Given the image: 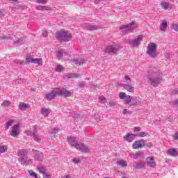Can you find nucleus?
I'll return each instance as SVG.
<instances>
[{"instance_id": "f257e3e1", "label": "nucleus", "mask_w": 178, "mask_h": 178, "mask_svg": "<svg viewBox=\"0 0 178 178\" xmlns=\"http://www.w3.org/2000/svg\"><path fill=\"white\" fill-rule=\"evenodd\" d=\"M56 38L58 41L61 42H66V41H70L72 38V34L67 31H58L56 33Z\"/></svg>"}, {"instance_id": "f03ea898", "label": "nucleus", "mask_w": 178, "mask_h": 178, "mask_svg": "<svg viewBox=\"0 0 178 178\" xmlns=\"http://www.w3.org/2000/svg\"><path fill=\"white\" fill-rule=\"evenodd\" d=\"M156 44L155 43H149L147 45V54L151 58H156L158 53L156 52Z\"/></svg>"}, {"instance_id": "7ed1b4c3", "label": "nucleus", "mask_w": 178, "mask_h": 178, "mask_svg": "<svg viewBox=\"0 0 178 178\" xmlns=\"http://www.w3.org/2000/svg\"><path fill=\"white\" fill-rule=\"evenodd\" d=\"M25 63L27 65L29 63H35L39 65V66H42V58H30L29 55L25 57Z\"/></svg>"}, {"instance_id": "20e7f679", "label": "nucleus", "mask_w": 178, "mask_h": 178, "mask_svg": "<svg viewBox=\"0 0 178 178\" xmlns=\"http://www.w3.org/2000/svg\"><path fill=\"white\" fill-rule=\"evenodd\" d=\"M119 98L122 99L124 104H129L133 101V97L126 94L124 92H120L119 93Z\"/></svg>"}, {"instance_id": "39448f33", "label": "nucleus", "mask_w": 178, "mask_h": 178, "mask_svg": "<svg viewBox=\"0 0 178 178\" xmlns=\"http://www.w3.org/2000/svg\"><path fill=\"white\" fill-rule=\"evenodd\" d=\"M69 144L72 145V147H74L76 149H79V147H80V144L78 143L77 140L75 138L72 136H68L67 138Z\"/></svg>"}, {"instance_id": "423d86ee", "label": "nucleus", "mask_w": 178, "mask_h": 178, "mask_svg": "<svg viewBox=\"0 0 178 178\" xmlns=\"http://www.w3.org/2000/svg\"><path fill=\"white\" fill-rule=\"evenodd\" d=\"M56 95H59L58 92V89H54L51 91V93L46 94L44 98H46V99H48V101H51V99H54V98H55Z\"/></svg>"}, {"instance_id": "0eeeda50", "label": "nucleus", "mask_w": 178, "mask_h": 178, "mask_svg": "<svg viewBox=\"0 0 178 178\" xmlns=\"http://www.w3.org/2000/svg\"><path fill=\"white\" fill-rule=\"evenodd\" d=\"M120 29L125 30V31H130V30H134L136 29V22H133L131 24L127 25H122Z\"/></svg>"}, {"instance_id": "6e6552de", "label": "nucleus", "mask_w": 178, "mask_h": 178, "mask_svg": "<svg viewBox=\"0 0 178 178\" xmlns=\"http://www.w3.org/2000/svg\"><path fill=\"white\" fill-rule=\"evenodd\" d=\"M58 95L61 97H70L72 95V91L67 90L66 89H57Z\"/></svg>"}, {"instance_id": "1a4fd4ad", "label": "nucleus", "mask_w": 178, "mask_h": 178, "mask_svg": "<svg viewBox=\"0 0 178 178\" xmlns=\"http://www.w3.org/2000/svg\"><path fill=\"white\" fill-rule=\"evenodd\" d=\"M19 134V124H16L13 127V129L10 131V136H12V137H17Z\"/></svg>"}, {"instance_id": "9d476101", "label": "nucleus", "mask_w": 178, "mask_h": 178, "mask_svg": "<svg viewBox=\"0 0 178 178\" xmlns=\"http://www.w3.org/2000/svg\"><path fill=\"white\" fill-rule=\"evenodd\" d=\"M146 161L148 166H149L150 168H154V166H156V163L155 162V160H154V156L147 157Z\"/></svg>"}, {"instance_id": "9b49d317", "label": "nucleus", "mask_w": 178, "mask_h": 178, "mask_svg": "<svg viewBox=\"0 0 178 178\" xmlns=\"http://www.w3.org/2000/svg\"><path fill=\"white\" fill-rule=\"evenodd\" d=\"M149 80L150 81L151 86H153L154 87H157L158 84H159L161 83V79H159V78L149 77Z\"/></svg>"}, {"instance_id": "f8f14e48", "label": "nucleus", "mask_w": 178, "mask_h": 178, "mask_svg": "<svg viewBox=\"0 0 178 178\" xmlns=\"http://www.w3.org/2000/svg\"><path fill=\"white\" fill-rule=\"evenodd\" d=\"M137 136V134L128 133L126 136H124V141H128L129 143H131L133 140H134V136Z\"/></svg>"}, {"instance_id": "ddd939ff", "label": "nucleus", "mask_w": 178, "mask_h": 178, "mask_svg": "<svg viewBox=\"0 0 178 178\" xmlns=\"http://www.w3.org/2000/svg\"><path fill=\"white\" fill-rule=\"evenodd\" d=\"M143 147L144 145L143 144V141L141 140L135 141L132 145V148L134 149H138V148H143Z\"/></svg>"}, {"instance_id": "4468645a", "label": "nucleus", "mask_w": 178, "mask_h": 178, "mask_svg": "<svg viewBox=\"0 0 178 178\" xmlns=\"http://www.w3.org/2000/svg\"><path fill=\"white\" fill-rule=\"evenodd\" d=\"M143 41V35H139L131 42L133 47H138L140 42Z\"/></svg>"}, {"instance_id": "2eb2a0df", "label": "nucleus", "mask_w": 178, "mask_h": 178, "mask_svg": "<svg viewBox=\"0 0 178 178\" xmlns=\"http://www.w3.org/2000/svg\"><path fill=\"white\" fill-rule=\"evenodd\" d=\"M144 155V152L141 151H138L136 154H130L129 156L132 159H137L138 158H141V156Z\"/></svg>"}, {"instance_id": "dca6fc26", "label": "nucleus", "mask_w": 178, "mask_h": 178, "mask_svg": "<svg viewBox=\"0 0 178 178\" xmlns=\"http://www.w3.org/2000/svg\"><path fill=\"white\" fill-rule=\"evenodd\" d=\"M78 149H79V151H81L82 152H84V153L90 152V148H88V146H86L83 143L79 144Z\"/></svg>"}, {"instance_id": "f3484780", "label": "nucleus", "mask_w": 178, "mask_h": 178, "mask_svg": "<svg viewBox=\"0 0 178 178\" xmlns=\"http://www.w3.org/2000/svg\"><path fill=\"white\" fill-rule=\"evenodd\" d=\"M118 49H119L118 47H109L106 49V52H107V54H116Z\"/></svg>"}, {"instance_id": "a211bd4d", "label": "nucleus", "mask_w": 178, "mask_h": 178, "mask_svg": "<svg viewBox=\"0 0 178 178\" xmlns=\"http://www.w3.org/2000/svg\"><path fill=\"white\" fill-rule=\"evenodd\" d=\"M123 88L124 90H127V91H129V92H134V87H133L130 84L123 85Z\"/></svg>"}, {"instance_id": "6ab92c4d", "label": "nucleus", "mask_w": 178, "mask_h": 178, "mask_svg": "<svg viewBox=\"0 0 178 178\" xmlns=\"http://www.w3.org/2000/svg\"><path fill=\"white\" fill-rule=\"evenodd\" d=\"M33 136L34 141H36L37 143L41 141V138L37 134V128H35V131L33 132Z\"/></svg>"}, {"instance_id": "aec40b11", "label": "nucleus", "mask_w": 178, "mask_h": 178, "mask_svg": "<svg viewBox=\"0 0 178 178\" xmlns=\"http://www.w3.org/2000/svg\"><path fill=\"white\" fill-rule=\"evenodd\" d=\"M117 165H119V166H122L123 168L127 166V161L124 160H120L116 162Z\"/></svg>"}, {"instance_id": "412c9836", "label": "nucleus", "mask_w": 178, "mask_h": 178, "mask_svg": "<svg viewBox=\"0 0 178 178\" xmlns=\"http://www.w3.org/2000/svg\"><path fill=\"white\" fill-rule=\"evenodd\" d=\"M41 113L44 115V116H48V115L51 113V110L48 108H43L41 110Z\"/></svg>"}, {"instance_id": "4be33fe9", "label": "nucleus", "mask_w": 178, "mask_h": 178, "mask_svg": "<svg viewBox=\"0 0 178 178\" xmlns=\"http://www.w3.org/2000/svg\"><path fill=\"white\" fill-rule=\"evenodd\" d=\"M8 151V146L0 145V154H3Z\"/></svg>"}, {"instance_id": "5701e85b", "label": "nucleus", "mask_w": 178, "mask_h": 178, "mask_svg": "<svg viewBox=\"0 0 178 178\" xmlns=\"http://www.w3.org/2000/svg\"><path fill=\"white\" fill-rule=\"evenodd\" d=\"M29 108V104H25V103H22L21 104H19V109H21V111H26V109H27Z\"/></svg>"}, {"instance_id": "b1692460", "label": "nucleus", "mask_w": 178, "mask_h": 178, "mask_svg": "<svg viewBox=\"0 0 178 178\" xmlns=\"http://www.w3.org/2000/svg\"><path fill=\"white\" fill-rule=\"evenodd\" d=\"M168 152L170 155H172V156H175V155H177V152L175 149H169L168 150Z\"/></svg>"}, {"instance_id": "393cba45", "label": "nucleus", "mask_w": 178, "mask_h": 178, "mask_svg": "<svg viewBox=\"0 0 178 178\" xmlns=\"http://www.w3.org/2000/svg\"><path fill=\"white\" fill-rule=\"evenodd\" d=\"M167 27H168V22H166V21L163 22L161 24V30H162V31H165Z\"/></svg>"}, {"instance_id": "a878e982", "label": "nucleus", "mask_w": 178, "mask_h": 178, "mask_svg": "<svg viewBox=\"0 0 178 178\" xmlns=\"http://www.w3.org/2000/svg\"><path fill=\"white\" fill-rule=\"evenodd\" d=\"M147 134H148L147 132L143 131L138 133V134H136V136H138V137H147Z\"/></svg>"}, {"instance_id": "bb28decb", "label": "nucleus", "mask_w": 178, "mask_h": 178, "mask_svg": "<svg viewBox=\"0 0 178 178\" xmlns=\"http://www.w3.org/2000/svg\"><path fill=\"white\" fill-rule=\"evenodd\" d=\"M63 66L62 65H57L56 67V72H63Z\"/></svg>"}, {"instance_id": "cd10ccee", "label": "nucleus", "mask_w": 178, "mask_h": 178, "mask_svg": "<svg viewBox=\"0 0 178 178\" xmlns=\"http://www.w3.org/2000/svg\"><path fill=\"white\" fill-rule=\"evenodd\" d=\"M99 99L102 104H105V102H106V98H105L104 96H100Z\"/></svg>"}, {"instance_id": "c85d7f7f", "label": "nucleus", "mask_w": 178, "mask_h": 178, "mask_svg": "<svg viewBox=\"0 0 178 178\" xmlns=\"http://www.w3.org/2000/svg\"><path fill=\"white\" fill-rule=\"evenodd\" d=\"M88 30H98V26H95L94 25H88Z\"/></svg>"}, {"instance_id": "c756f323", "label": "nucleus", "mask_w": 178, "mask_h": 178, "mask_svg": "<svg viewBox=\"0 0 178 178\" xmlns=\"http://www.w3.org/2000/svg\"><path fill=\"white\" fill-rule=\"evenodd\" d=\"M161 6H162L163 9H168V8H169V4L168 3H161Z\"/></svg>"}, {"instance_id": "7c9ffc66", "label": "nucleus", "mask_w": 178, "mask_h": 178, "mask_svg": "<svg viewBox=\"0 0 178 178\" xmlns=\"http://www.w3.org/2000/svg\"><path fill=\"white\" fill-rule=\"evenodd\" d=\"M134 168L135 169H140L141 168V165H140V163L135 162L134 163Z\"/></svg>"}, {"instance_id": "2f4dec72", "label": "nucleus", "mask_w": 178, "mask_h": 178, "mask_svg": "<svg viewBox=\"0 0 178 178\" xmlns=\"http://www.w3.org/2000/svg\"><path fill=\"white\" fill-rule=\"evenodd\" d=\"M3 106H10V102H9V101H4L3 102Z\"/></svg>"}, {"instance_id": "473e14b6", "label": "nucleus", "mask_w": 178, "mask_h": 178, "mask_svg": "<svg viewBox=\"0 0 178 178\" xmlns=\"http://www.w3.org/2000/svg\"><path fill=\"white\" fill-rule=\"evenodd\" d=\"M43 178H51V174L49 172H44L43 174Z\"/></svg>"}, {"instance_id": "72a5a7b5", "label": "nucleus", "mask_w": 178, "mask_h": 178, "mask_svg": "<svg viewBox=\"0 0 178 178\" xmlns=\"http://www.w3.org/2000/svg\"><path fill=\"white\" fill-rule=\"evenodd\" d=\"M37 3L45 4V3H47V0H37Z\"/></svg>"}, {"instance_id": "f704fd0d", "label": "nucleus", "mask_w": 178, "mask_h": 178, "mask_svg": "<svg viewBox=\"0 0 178 178\" xmlns=\"http://www.w3.org/2000/svg\"><path fill=\"white\" fill-rule=\"evenodd\" d=\"M141 129H140V127H136L135 128H134V133H137L138 131H140Z\"/></svg>"}, {"instance_id": "c9c22d12", "label": "nucleus", "mask_w": 178, "mask_h": 178, "mask_svg": "<svg viewBox=\"0 0 178 178\" xmlns=\"http://www.w3.org/2000/svg\"><path fill=\"white\" fill-rule=\"evenodd\" d=\"M42 10H51V7L42 6Z\"/></svg>"}, {"instance_id": "e433bc0d", "label": "nucleus", "mask_w": 178, "mask_h": 178, "mask_svg": "<svg viewBox=\"0 0 178 178\" xmlns=\"http://www.w3.org/2000/svg\"><path fill=\"white\" fill-rule=\"evenodd\" d=\"M172 29H174L175 31H178V22H177V24H175L172 26Z\"/></svg>"}, {"instance_id": "4c0bfd02", "label": "nucleus", "mask_w": 178, "mask_h": 178, "mask_svg": "<svg viewBox=\"0 0 178 178\" xmlns=\"http://www.w3.org/2000/svg\"><path fill=\"white\" fill-rule=\"evenodd\" d=\"M12 124H13V122L11 120V121H9L8 123H7V127L8 129H9V127H10V126H12Z\"/></svg>"}, {"instance_id": "58836bf2", "label": "nucleus", "mask_w": 178, "mask_h": 178, "mask_svg": "<svg viewBox=\"0 0 178 178\" xmlns=\"http://www.w3.org/2000/svg\"><path fill=\"white\" fill-rule=\"evenodd\" d=\"M25 133L27 134V136H31L33 135L34 133H33V131H26Z\"/></svg>"}, {"instance_id": "ea45409f", "label": "nucleus", "mask_w": 178, "mask_h": 178, "mask_svg": "<svg viewBox=\"0 0 178 178\" xmlns=\"http://www.w3.org/2000/svg\"><path fill=\"white\" fill-rule=\"evenodd\" d=\"M127 81H131V79H130V76H125V82Z\"/></svg>"}, {"instance_id": "a19ab883", "label": "nucleus", "mask_w": 178, "mask_h": 178, "mask_svg": "<svg viewBox=\"0 0 178 178\" xmlns=\"http://www.w3.org/2000/svg\"><path fill=\"white\" fill-rule=\"evenodd\" d=\"M29 175H31V176H35V172L31 171V170H28Z\"/></svg>"}, {"instance_id": "79ce46f5", "label": "nucleus", "mask_w": 178, "mask_h": 178, "mask_svg": "<svg viewBox=\"0 0 178 178\" xmlns=\"http://www.w3.org/2000/svg\"><path fill=\"white\" fill-rule=\"evenodd\" d=\"M36 9H37L38 10H42V6H38L36 7Z\"/></svg>"}, {"instance_id": "37998d69", "label": "nucleus", "mask_w": 178, "mask_h": 178, "mask_svg": "<svg viewBox=\"0 0 178 178\" xmlns=\"http://www.w3.org/2000/svg\"><path fill=\"white\" fill-rule=\"evenodd\" d=\"M73 162H74V163H79V160H78V159H73Z\"/></svg>"}, {"instance_id": "c03bdc74", "label": "nucleus", "mask_w": 178, "mask_h": 178, "mask_svg": "<svg viewBox=\"0 0 178 178\" xmlns=\"http://www.w3.org/2000/svg\"><path fill=\"white\" fill-rule=\"evenodd\" d=\"M26 156H22V159H21V162H26V161H24V159H26Z\"/></svg>"}, {"instance_id": "a18cd8bd", "label": "nucleus", "mask_w": 178, "mask_h": 178, "mask_svg": "<svg viewBox=\"0 0 178 178\" xmlns=\"http://www.w3.org/2000/svg\"><path fill=\"white\" fill-rule=\"evenodd\" d=\"M122 113H123L124 115H126V114L127 113V109L124 108V109L123 110V111H122Z\"/></svg>"}, {"instance_id": "49530a36", "label": "nucleus", "mask_w": 178, "mask_h": 178, "mask_svg": "<svg viewBox=\"0 0 178 178\" xmlns=\"http://www.w3.org/2000/svg\"><path fill=\"white\" fill-rule=\"evenodd\" d=\"M147 147H149V148H151V147H152V143H147Z\"/></svg>"}, {"instance_id": "de8ad7c7", "label": "nucleus", "mask_w": 178, "mask_h": 178, "mask_svg": "<svg viewBox=\"0 0 178 178\" xmlns=\"http://www.w3.org/2000/svg\"><path fill=\"white\" fill-rule=\"evenodd\" d=\"M65 178H73V177H72V176H70V175H67L65 176Z\"/></svg>"}, {"instance_id": "09e8293b", "label": "nucleus", "mask_w": 178, "mask_h": 178, "mask_svg": "<svg viewBox=\"0 0 178 178\" xmlns=\"http://www.w3.org/2000/svg\"><path fill=\"white\" fill-rule=\"evenodd\" d=\"M175 140H178V132L175 135Z\"/></svg>"}, {"instance_id": "8fccbe9b", "label": "nucleus", "mask_w": 178, "mask_h": 178, "mask_svg": "<svg viewBox=\"0 0 178 178\" xmlns=\"http://www.w3.org/2000/svg\"><path fill=\"white\" fill-rule=\"evenodd\" d=\"M58 56H63V51H61V55L58 54Z\"/></svg>"}, {"instance_id": "3c124183", "label": "nucleus", "mask_w": 178, "mask_h": 178, "mask_svg": "<svg viewBox=\"0 0 178 178\" xmlns=\"http://www.w3.org/2000/svg\"><path fill=\"white\" fill-rule=\"evenodd\" d=\"M43 35H44V37H47L48 35V33L45 32L44 33H43Z\"/></svg>"}, {"instance_id": "603ef678", "label": "nucleus", "mask_w": 178, "mask_h": 178, "mask_svg": "<svg viewBox=\"0 0 178 178\" xmlns=\"http://www.w3.org/2000/svg\"><path fill=\"white\" fill-rule=\"evenodd\" d=\"M79 86H80L81 87H82V86H84V83H79Z\"/></svg>"}, {"instance_id": "864d4df0", "label": "nucleus", "mask_w": 178, "mask_h": 178, "mask_svg": "<svg viewBox=\"0 0 178 178\" xmlns=\"http://www.w3.org/2000/svg\"><path fill=\"white\" fill-rule=\"evenodd\" d=\"M9 1H11L13 2H17V0H9Z\"/></svg>"}, {"instance_id": "5fc2aeb1", "label": "nucleus", "mask_w": 178, "mask_h": 178, "mask_svg": "<svg viewBox=\"0 0 178 178\" xmlns=\"http://www.w3.org/2000/svg\"><path fill=\"white\" fill-rule=\"evenodd\" d=\"M136 99H141V98H140V97H137Z\"/></svg>"}, {"instance_id": "6e6d98bb", "label": "nucleus", "mask_w": 178, "mask_h": 178, "mask_svg": "<svg viewBox=\"0 0 178 178\" xmlns=\"http://www.w3.org/2000/svg\"><path fill=\"white\" fill-rule=\"evenodd\" d=\"M122 178H127V177H122Z\"/></svg>"}, {"instance_id": "4d7b16f0", "label": "nucleus", "mask_w": 178, "mask_h": 178, "mask_svg": "<svg viewBox=\"0 0 178 178\" xmlns=\"http://www.w3.org/2000/svg\"><path fill=\"white\" fill-rule=\"evenodd\" d=\"M175 94H178V92H176Z\"/></svg>"}]
</instances>
